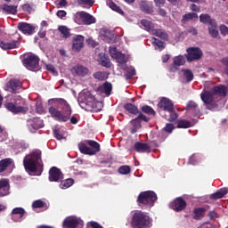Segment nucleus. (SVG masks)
I'll use <instances>...</instances> for the list:
<instances>
[{"label":"nucleus","instance_id":"48","mask_svg":"<svg viewBox=\"0 0 228 228\" xmlns=\"http://www.w3.org/2000/svg\"><path fill=\"white\" fill-rule=\"evenodd\" d=\"M198 15L195 12H189L183 16V22H187V20H191V19H197Z\"/></svg>","mask_w":228,"mask_h":228},{"label":"nucleus","instance_id":"2","mask_svg":"<svg viewBox=\"0 0 228 228\" xmlns=\"http://www.w3.org/2000/svg\"><path fill=\"white\" fill-rule=\"evenodd\" d=\"M23 166L30 175H40L43 170L42 151L36 150L27 155L23 159Z\"/></svg>","mask_w":228,"mask_h":228},{"label":"nucleus","instance_id":"29","mask_svg":"<svg viewBox=\"0 0 228 228\" xmlns=\"http://www.w3.org/2000/svg\"><path fill=\"white\" fill-rule=\"evenodd\" d=\"M151 35L161 38L162 40H168V35L163 29H152L151 32Z\"/></svg>","mask_w":228,"mask_h":228},{"label":"nucleus","instance_id":"44","mask_svg":"<svg viewBox=\"0 0 228 228\" xmlns=\"http://www.w3.org/2000/svg\"><path fill=\"white\" fill-rule=\"evenodd\" d=\"M94 0H77V4L84 6V8H91V6H94Z\"/></svg>","mask_w":228,"mask_h":228},{"label":"nucleus","instance_id":"46","mask_svg":"<svg viewBox=\"0 0 228 228\" xmlns=\"http://www.w3.org/2000/svg\"><path fill=\"white\" fill-rule=\"evenodd\" d=\"M200 22H203V24H213L215 21L211 20V17L208 16V14H201L200 16Z\"/></svg>","mask_w":228,"mask_h":228},{"label":"nucleus","instance_id":"36","mask_svg":"<svg viewBox=\"0 0 228 228\" xmlns=\"http://www.w3.org/2000/svg\"><path fill=\"white\" fill-rule=\"evenodd\" d=\"M86 143H87V145L92 147L91 149L93 152H94V154H97V152L101 151V144H99V142L95 141L88 140V141H86Z\"/></svg>","mask_w":228,"mask_h":228},{"label":"nucleus","instance_id":"47","mask_svg":"<svg viewBox=\"0 0 228 228\" xmlns=\"http://www.w3.org/2000/svg\"><path fill=\"white\" fill-rule=\"evenodd\" d=\"M59 31L63 35L64 38H69V37H70V29L65 26H60Z\"/></svg>","mask_w":228,"mask_h":228},{"label":"nucleus","instance_id":"49","mask_svg":"<svg viewBox=\"0 0 228 228\" xmlns=\"http://www.w3.org/2000/svg\"><path fill=\"white\" fill-rule=\"evenodd\" d=\"M142 111L143 113H147V115H156V111H154V109L148 106V105H144L142 107Z\"/></svg>","mask_w":228,"mask_h":228},{"label":"nucleus","instance_id":"8","mask_svg":"<svg viewBox=\"0 0 228 228\" xmlns=\"http://www.w3.org/2000/svg\"><path fill=\"white\" fill-rule=\"evenodd\" d=\"M85 223L77 216H68L62 223V228H83Z\"/></svg>","mask_w":228,"mask_h":228},{"label":"nucleus","instance_id":"50","mask_svg":"<svg viewBox=\"0 0 228 228\" xmlns=\"http://www.w3.org/2000/svg\"><path fill=\"white\" fill-rule=\"evenodd\" d=\"M183 76L187 79L188 82L193 81V72L190 69H183Z\"/></svg>","mask_w":228,"mask_h":228},{"label":"nucleus","instance_id":"53","mask_svg":"<svg viewBox=\"0 0 228 228\" xmlns=\"http://www.w3.org/2000/svg\"><path fill=\"white\" fill-rule=\"evenodd\" d=\"M118 172L123 175H127V174L131 172V167H129L128 166H122L118 168Z\"/></svg>","mask_w":228,"mask_h":228},{"label":"nucleus","instance_id":"31","mask_svg":"<svg viewBox=\"0 0 228 228\" xmlns=\"http://www.w3.org/2000/svg\"><path fill=\"white\" fill-rule=\"evenodd\" d=\"M227 192H228L227 188L220 189L216 192L211 194L210 199H214V200L222 199L223 197H225V195H227Z\"/></svg>","mask_w":228,"mask_h":228},{"label":"nucleus","instance_id":"63","mask_svg":"<svg viewBox=\"0 0 228 228\" xmlns=\"http://www.w3.org/2000/svg\"><path fill=\"white\" fill-rule=\"evenodd\" d=\"M22 10L24 12H28V13H31V12H33V8H31V6L29 5V4H25L22 5Z\"/></svg>","mask_w":228,"mask_h":228},{"label":"nucleus","instance_id":"6","mask_svg":"<svg viewBox=\"0 0 228 228\" xmlns=\"http://www.w3.org/2000/svg\"><path fill=\"white\" fill-rule=\"evenodd\" d=\"M131 225L133 228L152 227V219L145 212L137 210L132 216Z\"/></svg>","mask_w":228,"mask_h":228},{"label":"nucleus","instance_id":"10","mask_svg":"<svg viewBox=\"0 0 228 228\" xmlns=\"http://www.w3.org/2000/svg\"><path fill=\"white\" fill-rule=\"evenodd\" d=\"M158 107L159 109V113L162 117H165L167 118V115L163 114V111H167V113H171V111H174V103L170 99L167 98H162L160 102L158 104Z\"/></svg>","mask_w":228,"mask_h":228},{"label":"nucleus","instance_id":"55","mask_svg":"<svg viewBox=\"0 0 228 228\" xmlns=\"http://www.w3.org/2000/svg\"><path fill=\"white\" fill-rule=\"evenodd\" d=\"M199 159L200 157L199 155H192L190 159H189V165H197V163H199Z\"/></svg>","mask_w":228,"mask_h":228},{"label":"nucleus","instance_id":"56","mask_svg":"<svg viewBox=\"0 0 228 228\" xmlns=\"http://www.w3.org/2000/svg\"><path fill=\"white\" fill-rule=\"evenodd\" d=\"M170 117L168 118L169 122H175L177 120V118H179V115H177V113L174 112V110H172L171 112H168Z\"/></svg>","mask_w":228,"mask_h":228},{"label":"nucleus","instance_id":"14","mask_svg":"<svg viewBox=\"0 0 228 228\" xmlns=\"http://www.w3.org/2000/svg\"><path fill=\"white\" fill-rule=\"evenodd\" d=\"M13 168H15V163H13V159H4L0 160V174H3L4 172L12 174Z\"/></svg>","mask_w":228,"mask_h":228},{"label":"nucleus","instance_id":"9","mask_svg":"<svg viewBox=\"0 0 228 228\" xmlns=\"http://www.w3.org/2000/svg\"><path fill=\"white\" fill-rule=\"evenodd\" d=\"M40 59L38 56L31 54L23 60V65L28 69V70H32L33 72L38 70Z\"/></svg>","mask_w":228,"mask_h":228},{"label":"nucleus","instance_id":"59","mask_svg":"<svg viewBox=\"0 0 228 228\" xmlns=\"http://www.w3.org/2000/svg\"><path fill=\"white\" fill-rule=\"evenodd\" d=\"M46 69H48L50 72H52V74H53V76H58V72L54 69V66H53L52 64L46 65Z\"/></svg>","mask_w":228,"mask_h":228},{"label":"nucleus","instance_id":"1","mask_svg":"<svg viewBox=\"0 0 228 228\" xmlns=\"http://www.w3.org/2000/svg\"><path fill=\"white\" fill-rule=\"evenodd\" d=\"M49 102L55 104V106H59L62 110V112L54 107L49 108V113L54 120L58 122H67L70 118V115H72V109L69 102L65 101L63 98H53L49 100Z\"/></svg>","mask_w":228,"mask_h":228},{"label":"nucleus","instance_id":"15","mask_svg":"<svg viewBox=\"0 0 228 228\" xmlns=\"http://www.w3.org/2000/svg\"><path fill=\"white\" fill-rule=\"evenodd\" d=\"M83 47H85V37L81 35L74 36L72 38V51L80 53Z\"/></svg>","mask_w":228,"mask_h":228},{"label":"nucleus","instance_id":"43","mask_svg":"<svg viewBox=\"0 0 228 228\" xmlns=\"http://www.w3.org/2000/svg\"><path fill=\"white\" fill-rule=\"evenodd\" d=\"M151 44L154 45L155 49H159V51H163L165 49V43L160 41L159 39L152 38Z\"/></svg>","mask_w":228,"mask_h":228},{"label":"nucleus","instance_id":"34","mask_svg":"<svg viewBox=\"0 0 228 228\" xmlns=\"http://www.w3.org/2000/svg\"><path fill=\"white\" fill-rule=\"evenodd\" d=\"M141 26L149 33H152V30L154 29V24L147 20H141Z\"/></svg>","mask_w":228,"mask_h":228},{"label":"nucleus","instance_id":"19","mask_svg":"<svg viewBox=\"0 0 228 228\" xmlns=\"http://www.w3.org/2000/svg\"><path fill=\"white\" fill-rule=\"evenodd\" d=\"M77 17H80L85 24L90 26V24H95V18L92 14L86 12H79L77 13Z\"/></svg>","mask_w":228,"mask_h":228},{"label":"nucleus","instance_id":"18","mask_svg":"<svg viewBox=\"0 0 228 228\" xmlns=\"http://www.w3.org/2000/svg\"><path fill=\"white\" fill-rule=\"evenodd\" d=\"M26 216V210L22 208H16L12 212V220L13 222H21Z\"/></svg>","mask_w":228,"mask_h":228},{"label":"nucleus","instance_id":"30","mask_svg":"<svg viewBox=\"0 0 228 228\" xmlns=\"http://www.w3.org/2000/svg\"><path fill=\"white\" fill-rule=\"evenodd\" d=\"M140 8L142 12H144L145 13H152V4L147 1H142L140 3Z\"/></svg>","mask_w":228,"mask_h":228},{"label":"nucleus","instance_id":"52","mask_svg":"<svg viewBox=\"0 0 228 228\" xmlns=\"http://www.w3.org/2000/svg\"><path fill=\"white\" fill-rule=\"evenodd\" d=\"M0 47L2 49H15V43H4V42H1L0 43Z\"/></svg>","mask_w":228,"mask_h":228},{"label":"nucleus","instance_id":"5","mask_svg":"<svg viewBox=\"0 0 228 228\" xmlns=\"http://www.w3.org/2000/svg\"><path fill=\"white\" fill-rule=\"evenodd\" d=\"M110 54L113 60H116L118 67L122 69V70H125L126 73V79H131L133 76H136V69L133 66L127 67L126 63H127V57L126 54H123L120 53L118 50H117V47L111 46L110 47Z\"/></svg>","mask_w":228,"mask_h":228},{"label":"nucleus","instance_id":"33","mask_svg":"<svg viewBox=\"0 0 228 228\" xmlns=\"http://www.w3.org/2000/svg\"><path fill=\"white\" fill-rule=\"evenodd\" d=\"M204 215H206V208H200L194 209L193 212V218L195 220H200V218H204Z\"/></svg>","mask_w":228,"mask_h":228},{"label":"nucleus","instance_id":"23","mask_svg":"<svg viewBox=\"0 0 228 228\" xmlns=\"http://www.w3.org/2000/svg\"><path fill=\"white\" fill-rule=\"evenodd\" d=\"M20 86H22V83L20 82V80L12 79V80H10V82L7 84V90H8L9 92L15 93V92H17V90H19V88H20Z\"/></svg>","mask_w":228,"mask_h":228},{"label":"nucleus","instance_id":"45","mask_svg":"<svg viewBox=\"0 0 228 228\" xmlns=\"http://www.w3.org/2000/svg\"><path fill=\"white\" fill-rule=\"evenodd\" d=\"M177 127L179 129L181 128L186 129L188 127H191V123L186 119H182L178 121Z\"/></svg>","mask_w":228,"mask_h":228},{"label":"nucleus","instance_id":"32","mask_svg":"<svg viewBox=\"0 0 228 228\" xmlns=\"http://www.w3.org/2000/svg\"><path fill=\"white\" fill-rule=\"evenodd\" d=\"M184 63H186V59L183 55L175 56L173 59V65L175 67H183Z\"/></svg>","mask_w":228,"mask_h":228},{"label":"nucleus","instance_id":"41","mask_svg":"<svg viewBox=\"0 0 228 228\" xmlns=\"http://www.w3.org/2000/svg\"><path fill=\"white\" fill-rule=\"evenodd\" d=\"M11 147L15 152V154H19V152H22V142H13L11 144Z\"/></svg>","mask_w":228,"mask_h":228},{"label":"nucleus","instance_id":"17","mask_svg":"<svg viewBox=\"0 0 228 228\" xmlns=\"http://www.w3.org/2000/svg\"><path fill=\"white\" fill-rule=\"evenodd\" d=\"M61 179H63L61 171L56 167H52L49 171V181H51V183H58V181H61Z\"/></svg>","mask_w":228,"mask_h":228},{"label":"nucleus","instance_id":"35","mask_svg":"<svg viewBox=\"0 0 228 228\" xmlns=\"http://www.w3.org/2000/svg\"><path fill=\"white\" fill-rule=\"evenodd\" d=\"M130 124L133 126V127L131 128L132 134H134V133H137L138 129L142 127V123L137 118L131 120Z\"/></svg>","mask_w":228,"mask_h":228},{"label":"nucleus","instance_id":"3","mask_svg":"<svg viewBox=\"0 0 228 228\" xmlns=\"http://www.w3.org/2000/svg\"><path fill=\"white\" fill-rule=\"evenodd\" d=\"M77 102L86 111H101L102 110V102L95 99V95L88 90H83L78 94Z\"/></svg>","mask_w":228,"mask_h":228},{"label":"nucleus","instance_id":"38","mask_svg":"<svg viewBox=\"0 0 228 228\" xmlns=\"http://www.w3.org/2000/svg\"><path fill=\"white\" fill-rule=\"evenodd\" d=\"M108 76L109 74L106 71H98L94 74V79H98V81H106Z\"/></svg>","mask_w":228,"mask_h":228},{"label":"nucleus","instance_id":"28","mask_svg":"<svg viewBox=\"0 0 228 228\" xmlns=\"http://www.w3.org/2000/svg\"><path fill=\"white\" fill-rule=\"evenodd\" d=\"M111 84L110 83H104L103 85L100 86L97 89L98 94H105V95H110L111 94Z\"/></svg>","mask_w":228,"mask_h":228},{"label":"nucleus","instance_id":"21","mask_svg":"<svg viewBox=\"0 0 228 228\" xmlns=\"http://www.w3.org/2000/svg\"><path fill=\"white\" fill-rule=\"evenodd\" d=\"M10 195V182L7 179L0 180V197Z\"/></svg>","mask_w":228,"mask_h":228},{"label":"nucleus","instance_id":"26","mask_svg":"<svg viewBox=\"0 0 228 228\" xmlns=\"http://www.w3.org/2000/svg\"><path fill=\"white\" fill-rule=\"evenodd\" d=\"M86 141L85 142H80L78 144V149L82 154H87L89 156H95V152L92 151V148L86 145Z\"/></svg>","mask_w":228,"mask_h":228},{"label":"nucleus","instance_id":"62","mask_svg":"<svg viewBox=\"0 0 228 228\" xmlns=\"http://www.w3.org/2000/svg\"><path fill=\"white\" fill-rule=\"evenodd\" d=\"M36 110H37V113H39V114L44 113L45 110H44V107L42 106V102L37 103Z\"/></svg>","mask_w":228,"mask_h":228},{"label":"nucleus","instance_id":"16","mask_svg":"<svg viewBox=\"0 0 228 228\" xmlns=\"http://www.w3.org/2000/svg\"><path fill=\"white\" fill-rule=\"evenodd\" d=\"M72 74L77 76V77H86V76H90V69L81 64H77L72 68Z\"/></svg>","mask_w":228,"mask_h":228},{"label":"nucleus","instance_id":"37","mask_svg":"<svg viewBox=\"0 0 228 228\" xmlns=\"http://www.w3.org/2000/svg\"><path fill=\"white\" fill-rule=\"evenodd\" d=\"M124 108L126 111H128V113H131L132 115L140 113L138 107L134 106L133 103H126L125 104Z\"/></svg>","mask_w":228,"mask_h":228},{"label":"nucleus","instance_id":"40","mask_svg":"<svg viewBox=\"0 0 228 228\" xmlns=\"http://www.w3.org/2000/svg\"><path fill=\"white\" fill-rule=\"evenodd\" d=\"M72 184H74V179L68 178L61 182L60 188H61V190H67V188H70Z\"/></svg>","mask_w":228,"mask_h":228},{"label":"nucleus","instance_id":"7","mask_svg":"<svg viewBox=\"0 0 228 228\" xmlns=\"http://www.w3.org/2000/svg\"><path fill=\"white\" fill-rule=\"evenodd\" d=\"M156 200H158V195H156V192L151 191L141 192L137 199L139 206H148V208H152Z\"/></svg>","mask_w":228,"mask_h":228},{"label":"nucleus","instance_id":"39","mask_svg":"<svg viewBox=\"0 0 228 228\" xmlns=\"http://www.w3.org/2000/svg\"><path fill=\"white\" fill-rule=\"evenodd\" d=\"M208 31L209 35H211L213 38H216V37H218V28L216 27V22L209 25Z\"/></svg>","mask_w":228,"mask_h":228},{"label":"nucleus","instance_id":"25","mask_svg":"<svg viewBox=\"0 0 228 228\" xmlns=\"http://www.w3.org/2000/svg\"><path fill=\"white\" fill-rule=\"evenodd\" d=\"M1 10L4 13H6L7 15H15L17 13L16 5H9L4 4L1 5Z\"/></svg>","mask_w":228,"mask_h":228},{"label":"nucleus","instance_id":"42","mask_svg":"<svg viewBox=\"0 0 228 228\" xmlns=\"http://www.w3.org/2000/svg\"><path fill=\"white\" fill-rule=\"evenodd\" d=\"M107 4L113 10L114 12H117L120 15H124V11L118 7L115 3H113L111 0H107Z\"/></svg>","mask_w":228,"mask_h":228},{"label":"nucleus","instance_id":"20","mask_svg":"<svg viewBox=\"0 0 228 228\" xmlns=\"http://www.w3.org/2000/svg\"><path fill=\"white\" fill-rule=\"evenodd\" d=\"M18 29L24 35H33V33H35V27L29 23H19Z\"/></svg>","mask_w":228,"mask_h":228},{"label":"nucleus","instance_id":"27","mask_svg":"<svg viewBox=\"0 0 228 228\" xmlns=\"http://www.w3.org/2000/svg\"><path fill=\"white\" fill-rule=\"evenodd\" d=\"M134 148L136 152H151V146L145 142H135Z\"/></svg>","mask_w":228,"mask_h":228},{"label":"nucleus","instance_id":"11","mask_svg":"<svg viewBox=\"0 0 228 228\" xmlns=\"http://www.w3.org/2000/svg\"><path fill=\"white\" fill-rule=\"evenodd\" d=\"M27 127L30 133H37L38 129L44 127V120L40 118H32L28 119Z\"/></svg>","mask_w":228,"mask_h":228},{"label":"nucleus","instance_id":"51","mask_svg":"<svg viewBox=\"0 0 228 228\" xmlns=\"http://www.w3.org/2000/svg\"><path fill=\"white\" fill-rule=\"evenodd\" d=\"M53 134L57 140H63V133L61 132V128L55 127L53 129Z\"/></svg>","mask_w":228,"mask_h":228},{"label":"nucleus","instance_id":"24","mask_svg":"<svg viewBox=\"0 0 228 228\" xmlns=\"http://www.w3.org/2000/svg\"><path fill=\"white\" fill-rule=\"evenodd\" d=\"M187 111H189V113H193L195 117L200 116V110L195 102L191 101L187 103Z\"/></svg>","mask_w":228,"mask_h":228},{"label":"nucleus","instance_id":"13","mask_svg":"<svg viewBox=\"0 0 228 228\" xmlns=\"http://www.w3.org/2000/svg\"><path fill=\"white\" fill-rule=\"evenodd\" d=\"M187 61H195L202 58V50L199 47H191L187 49V54L184 55Z\"/></svg>","mask_w":228,"mask_h":228},{"label":"nucleus","instance_id":"4","mask_svg":"<svg viewBox=\"0 0 228 228\" xmlns=\"http://www.w3.org/2000/svg\"><path fill=\"white\" fill-rule=\"evenodd\" d=\"M226 94L227 88L224 86H213L210 90L205 86L203 92L200 94V98L208 110L215 111L216 107L212 106L211 104L215 102L216 97H225Z\"/></svg>","mask_w":228,"mask_h":228},{"label":"nucleus","instance_id":"22","mask_svg":"<svg viewBox=\"0 0 228 228\" xmlns=\"http://www.w3.org/2000/svg\"><path fill=\"white\" fill-rule=\"evenodd\" d=\"M169 206L174 209V211H183V209L186 208V201L181 198H178L175 200L174 202L170 203Z\"/></svg>","mask_w":228,"mask_h":228},{"label":"nucleus","instance_id":"61","mask_svg":"<svg viewBox=\"0 0 228 228\" xmlns=\"http://www.w3.org/2000/svg\"><path fill=\"white\" fill-rule=\"evenodd\" d=\"M86 43L88 44V45H90L91 47H97L98 44L97 42H95V40H94L92 37H89L86 40Z\"/></svg>","mask_w":228,"mask_h":228},{"label":"nucleus","instance_id":"64","mask_svg":"<svg viewBox=\"0 0 228 228\" xmlns=\"http://www.w3.org/2000/svg\"><path fill=\"white\" fill-rule=\"evenodd\" d=\"M220 31H221V33H222L224 36L228 35V28H227V26H225V25H221V26H220Z\"/></svg>","mask_w":228,"mask_h":228},{"label":"nucleus","instance_id":"60","mask_svg":"<svg viewBox=\"0 0 228 228\" xmlns=\"http://www.w3.org/2000/svg\"><path fill=\"white\" fill-rule=\"evenodd\" d=\"M164 131H166V133H172V131H174V125L167 123L164 127Z\"/></svg>","mask_w":228,"mask_h":228},{"label":"nucleus","instance_id":"54","mask_svg":"<svg viewBox=\"0 0 228 228\" xmlns=\"http://www.w3.org/2000/svg\"><path fill=\"white\" fill-rule=\"evenodd\" d=\"M101 63L102 67H106L107 69L111 68V61H110V60L106 57L101 59Z\"/></svg>","mask_w":228,"mask_h":228},{"label":"nucleus","instance_id":"12","mask_svg":"<svg viewBox=\"0 0 228 228\" xmlns=\"http://www.w3.org/2000/svg\"><path fill=\"white\" fill-rule=\"evenodd\" d=\"M5 108L12 111V113H28V104H26V100L21 98V106H17L13 103H7L5 105Z\"/></svg>","mask_w":228,"mask_h":228},{"label":"nucleus","instance_id":"58","mask_svg":"<svg viewBox=\"0 0 228 228\" xmlns=\"http://www.w3.org/2000/svg\"><path fill=\"white\" fill-rule=\"evenodd\" d=\"M32 207L35 208H44V201H42L41 200H37L33 202Z\"/></svg>","mask_w":228,"mask_h":228},{"label":"nucleus","instance_id":"57","mask_svg":"<svg viewBox=\"0 0 228 228\" xmlns=\"http://www.w3.org/2000/svg\"><path fill=\"white\" fill-rule=\"evenodd\" d=\"M8 138V134L0 126V142H4Z\"/></svg>","mask_w":228,"mask_h":228}]
</instances>
